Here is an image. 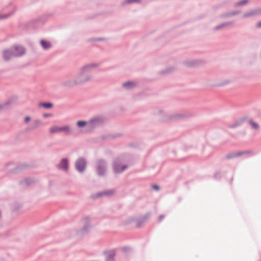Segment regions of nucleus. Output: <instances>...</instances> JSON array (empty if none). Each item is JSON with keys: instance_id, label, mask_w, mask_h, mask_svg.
<instances>
[{"instance_id": "obj_1", "label": "nucleus", "mask_w": 261, "mask_h": 261, "mask_svg": "<svg viewBox=\"0 0 261 261\" xmlns=\"http://www.w3.org/2000/svg\"><path fill=\"white\" fill-rule=\"evenodd\" d=\"M97 66L96 64L91 63L84 66L77 74L74 81H68L63 83L66 87H72L75 85L82 84L89 81L92 78L91 71Z\"/></svg>"}, {"instance_id": "obj_2", "label": "nucleus", "mask_w": 261, "mask_h": 261, "mask_svg": "<svg viewBox=\"0 0 261 261\" xmlns=\"http://www.w3.org/2000/svg\"><path fill=\"white\" fill-rule=\"evenodd\" d=\"M104 120V117L102 116L93 117L88 122V127L91 129L96 128L102 124Z\"/></svg>"}, {"instance_id": "obj_3", "label": "nucleus", "mask_w": 261, "mask_h": 261, "mask_svg": "<svg viewBox=\"0 0 261 261\" xmlns=\"http://www.w3.org/2000/svg\"><path fill=\"white\" fill-rule=\"evenodd\" d=\"M107 164L106 162L102 160H97L96 163V171L98 176H104L107 171Z\"/></svg>"}, {"instance_id": "obj_4", "label": "nucleus", "mask_w": 261, "mask_h": 261, "mask_svg": "<svg viewBox=\"0 0 261 261\" xmlns=\"http://www.w3.org/2000/svg\"><path fill=\"white\" fill-rule=\"evenodd\" d=\"M87 161L83 157L79 158L75 162V169L79 173H83L86 168Z\"/></svg>"}, {"instance_id": "obj_5", "label": "nucleus", "mask_w": 261, "mask_h": 261, "mask_svg": "<svg viewBox=\"0 0 261 261\" xmlns=\"http://www.w3.org/2000/svg\"><path fill=\"white\" fill-rule=\"evenodd\" d=\"M127 168L126 165H121V162L119 159H116L113 162V169L115 173H122Z\"/></svg>"}, {"instance_id": "obj_6", "label": "nucleus", "mask_w": 261, "mask_h": 261, "mask_svg": "<svg viewBox=\"0 0 261 261\" xmlns=\"http://www.w3.org/2000/svg\"><path fill=\"white\" fill-rule=\"evenodd\" d=\"M11 48L14 57H20L25 53V48L21 45H16Z\"/></svg>"}, {"instance_id": "obj_7", "label": "nucleus", "mask_w": 261, "mask_h": 261, "mask_svg": "<svg viewBox=\"0 0 261 261\" xmlns=\"http://www.w3.org/2000/svg\"><path fill=\"white\" fill-rule=\"evenodd\" d=\"M58 169L63 171H67L69 168V161L67 158H63L60 161V163L57 166Z\"/></svg>"}, {"instance_id": "obj_8", "label": "nucleus", "mask_w": 261, "mask_h": 261, "mask_svg": "<svg viewBox=\"0 0 261 261\" xmlns=\"http://www.w3.org/2000/svg\"><path fill=\"white\" fill-rule=\"evenodd\" d=\"M114 192L115 191L113 190H108L97 193L93 195L92 196V198L93 199H95L101 197L102 196H110L113 195L114 194Z\"/></svg>"}, {"instance_id": "obj_9", "label": "nucleus", "mask_w": 261, "mask_h": 261, "mask_svg": "<svg viewBox=\"0 0 261 261\" xmlns=\"http://www.w3.org/2000/svg\"><path fill=\"white\" fill-rule=\"evenodd\" d=\"M241 12V11L237 10V11H232L229 12H227L225 13H224L220 15V17L221 18H228L232 17L236 15H237L239 14H240Z\"/></svg>"}, {"instance_id": "obj_10", "label": "nucleus", "mask_w": 261, "mask_h": 261, "mask_svg": "<svg viewBox=\"0 0 261 261\" xmlns=\"http://www.w3.org/2000/svg\"><path fill=\"white\" fill-rule=\"evenodd\" d=\"M151 215V213L148 212L144 215L142 218H141L137 222V226L138 227H141L143 224L146 221Z\"/></svg>"}, {"instance_id": "obj_11", "label": "nucleus", "mask_w": 261, "mask_h": 261, "mask_svg": "<svg viewBox=\"0 0 261 261\" xmlns=\"http://www.w3.org/2000/svg\"><path fill=\"white\" fill-rule=\"evenodd\" d=\"M89 217L87 216L83 218V221L85 222V224L83 228L81 230L83 233L88 232L90 228V224L89 220Z\"/></svg>"}, {"instance_id": "obj_12", "label": "nucleus", "mask_w": 261, "mask_h": 261, "mask_svg": "<svg viewBox=\"0 0 261 261\" xmlns=\"http://www.w3.org/2000/svg\"><path fill=\"white\" fill-rule=\"evenodd\" d=\"M233 23H234V22L233 21L223 22V23H221L220 24L215 27L214 30H219L223 29L225 28L232 25L233 24Z\"/></svg>"}, {"instance_id": "obj_13", "label": "nucleus", "mask_w": 261, "mask_h": 261, "mask_svg": "<svg viewBox=\"0 0 261 261\" xmlns=\"http://www.w3.org/2000/svg\"><path fill=\"white\" fill-rule=\"evenodd\" d=\"M13 51L11 48L9 49L5 50L3 51V58L5 61L9 60L12 57H13Z\"/></svg>"}, {"instance_id": "obj_14", "label": "nucleus", "mask_w": 261, "mask_h": 261, "mask_svg": "<svg viewBox=\"0 0 261 261\" xmlns=\"http://www.w3.org/2000/svg\"><path fill=\"white\" fill-rule=\"evenodd\" d=\"M40 43L42 48L45 50H48L52 46V45L49 41L44 39L41 40Z\"/></svg>"}, {"instance_id": "obj_15", "label": "nucleus", "mask_w": 261, "mask_h": 261, "mask_svg": "<svg viewBox=\"0 0 261 261\" xmlns=\"http://www.w3.org/2000/svg\"><path fill=\"white\" fill-rule=\"evenodd\" d=\"M42 124V122L39 119H36L33 121L30 127L28 128V130H34L39 127Z\"/></svg>"}, {"instance_id": "obj_16", "label": "nucleus", "mask_w": 261, "mask_h": 261, "mask_svg": "<svg viewBox=\"0 0 261 261\" xmlns=\"http://www.w3.org/2000/svg\"><path fill=\"white\" fill-rule=\"evenodd\" d=\"M107 256L106 261H115L114 257L116 255L115 250H112L106 252Z\"/></svg>"}, {"instance_id": "obj_17", "label": "nucleus", "mask_w": 261, "mask_h": 261, "mask_svg": "<svg viewBox=\"0 0 261 261\" xmlns=\"http://www.w3.org/2000/svg\"><path fill=\"white\" fill-rule=\"evenodd\" d=\"M248 152L247 151H245V152H242V151H240V152H231L230 153H228L226 155V158L227 159H232V158H236V157H239V156H240L241 155L245 154V153H247Z\"/></svg>"}, {"instance_id": "obj_18", "label": "nucleus", "mask_w": 261, "mask_h": 261, "mask_svg": "<svg viewBox=\"0 0 261 261\" xmlns=\"http://www.w3.org/2000/svg\"><path fill=\"white\" fill-rule=\"evenodd\" d=\"M254 16H258L256 9L245 12L243 15V17L248 18Z\"/></svg>"}, {"instance_id": "obj_19", "label": "nucleus", "mask_w": 261, "mask_h": 261, "mask_svg": "<svg viewBox=\"0 0 261 261\" xmlns=\"http://www.w3.org/2000/svg\"><path fill=\"white\" fill-rule=\"evenodd\" d=\"M245 118H242L240 119H238V120H236V122L233 124L229 125L228 126V127L231 128H236V127L241 125L243 123V122L245 121Z\"/></svg>"}, {"instance_id": "obj_20", "label": "nucleus", "mask_w": 261, "mask_h": 261, "mask_svg": "<svg viewBox=\"0 0 261 261\" xmlns=\"http://www.w3.org/2000/svg\"><path fill=\"white\" fill-rule=\"evenodd\" d=\"M136 83L135 82L128 81L122 84V86L126 89H132L135 88Z\"/></svg>"}, {"instance_id": "obj_21", "label": "nucleus", "mask_w": 261, "mask_h": 261, "mask_svg": "<svg viewBox=\"0 0 261 261\" xmlns=\"http://www.w3.org/2000/svg\"><path fill=\"white\" fill-rule=\"evenodd\" d=\"M47 16H48L47 15H45L42 16L37 19L32 20L31 23H32L33 24H35V23H43L46 21Z\"/></svg>"}, {"instance_id": "obj_22", "label": "nucleus", "mask_w": 261, "mask_h": 261, "mask_svg": "<svg viewBox=\"0 0 261 261\" xmlns=\"http://www.w3.org/2000/svg\"><path fill=\"white\" fill-rule=\"evenodd\" d=\"M49 132L51 134H58L61 132V127L57 125H55L51 127L49 129Z\"/></svg>"}, {"instance_id": "obj_23", "label": "nucleus", "mask_w": 261, "mask_h": 261, "mask_svg": "<svg viewBox=\"0 0 261 261\" xmlns=\"http://www.w3.org/2000/svg\"><path fill=\"white\" fill-rule=\"evenodd\" d=\"M39 106L45 109H50L53 108V105L51 102H41Z\"/></svg>"}, {"instance_id": "obj_24", "label": "nucleus", "mask_w": 261, "mask_h": 261, "mask_svg": "<svg viewBox=\"0 0 261 261\" xmlns=\"http://www.w3.org/2000/svg\"><path fill=\"white\" fill-rule=\"evenodd\" d=\"M248 2V0H242L239 2L235 3L233 5L234 7H238L246 5Z\"/></svg>"}, {"instance_id": "obj_25", "label": "nucleus", "mask_w": 261, "mask_h": 261, "mask_svg": "<svg viewBox=\"0 0 261 261\" xmlns=\"http://www.w3.org/2000/svg\"><path fill=\"white\" fill-rule=\"evenodd\" d=\"M61 127V132H63L65 133L68 134L70 133V127L69 125H65Z\"/></svg>"}, {"instance_id": "obj_26", "label": "nucleus", "mask_w": 261, "mask_h": 261, "mask_svg": "<svg viewBox=\"0 0 261 261\" xmlns=\"http://www.w3.org/2000/svg\"><path fill=\"white\" fill-rule=\"evenodd\" d=\"M249 124L254 129H258L259 128V125L252 120H249Z\"/></svg>"}, {"instance_id": "obj_27", "label": "nucleus", "mask_w": 261, "mask_h": 261, "mask_svg": "<svg viewBox=\"0 0 261 261\" xmlns=\"http://www.w3.org/2000/svg\"><path fill=\"white\" fill-rule=\"evenodd\" d=\"M33 181L32 179H30V178H27V179H25L24 180L22 181L21 182V184L22 185H24L25 186H29V185H31L33 183Z\"/></svg>"}, {"instance_id": "obj_28", "label": "nucleus", "mask_w": 261, "mask_h": 261, "mask_svg": "<svg viewBox=\"0 0 261 261\" xmlns=\"http://www.w3.org/2000/svg\"><path fill=\"white\" fill-rule=\"evenodd\" d=\"M77 126L80 127H83L85 125H88V122L86 121H78L76 123Z\"/></svg>"}, {"instance_id": "obj_29", "label": "nucleus", "mask_w": 261, "mask_h": 261, "mask_svg": "<svg viewBox=\"0 0 261 261\" xmlns=\"http://www.w3.org/2000/svg\"><path fill=\"white\" fill-rule=\"evenodd\" d=\"M140 0H126L124 1L122 4L123 5H125V4H130L134 3H138L140 2Z\"/></svg>"}, {"instance_id": "obj_30", "label": "nucleus", "mask_w": 261, "mask_h": 261, "mask_svg": "<svg viewBox=\"0 0 261 261\" xmlns=\"http://www.w3.org/2000/svg\"><path fill=\"white\" fill-rule=\"evenodd\" d=\"M14 13V11L6 14H0V20L8 18Z\"/></svg>"}, {"instance_id": "obj_31", "label": "nucleus", "mask_w": 261, "mask_h": 261, "mask_svg": "<svg viewBox=\"0 0 261 261\" xmlns=\"http://www.w3.org/2000/svg\"><path fill=\"white\" fill-rule=\"evenodd\" d=\"M230 83V81L228 80H224L221 83L217 84L216 85L218 86H222Z\"/></svg>"}, {"instance_id": "obj_32", "label": "nucleus", "mask_w": 261, "mask_h": 261, "mask_svg": "<svg viewBox=\"0 0 261 261\" xmlns=\"http://www.w3.org/2000/svg\"><path fill=\"white\" fill-rule=\"evenodd\" d=\"M172 70H173L172 68L169 67V68H168L167 69H166L165 70L161 71V73L162 74H168V73L171 72Z\"/></svg>"}, {"instance_id": "obj_33", "label": "nucleus", "mask_w": 261, "mask_h": 261, "mask_svg": "<svg viewBox=\"0 0 261 261\" xmlns=\"http://www.w3.org/2000/svg\"><path fill=\"white\" fill-rule=\"evenodd\" d=\"M11 103L10 101H8L4 103L0 104V111L6 107L7 106L10 105Z\"/></svg>"}, {"instance_id": "obj_34", "label": "nucleus", "mask_w": 261, "mask_h": 261, "mask_svg": "<svg viewBox=\"0 0 261 261\" xmlns=\"http://www.w3.org/2000/svg\"><path fill=\"white\" fill-rule=\"evenodd\" d=\"M220 177H221V173L219 171L216 172L214 175V178L216 179H220Z\"/></svg>"}, {"instance_id": "obj_35", "label": "nucleus", "mask_w": 261, "mask_h": 261, "mask_svg": "<svg viewBox=\"0 0 261 261\" xmlns=\"http://www.w3.org/2000/svg\"><path fill=\"white\" fill-rule=\"evenodd\" d=\"M104 38H91L89 39V41H102L104 40Z\"/></svg>"}, {"instance_id": "obj_36", "label": "nucleus", "mask_w": 261, "mask_h": 261, "mask_svg": "<svg viewBox=\"0 0 261 261\" xmlns=\"http://www.w3.org/2000/svg\"><path fill=\"white\" fill-rule=\"evenodd\" d=\"M122 250L124 252H127L130 250V248L127 246H125L122 248Z\"/></svg>"}, {"instance_id": "obj_37", "label": "nucleus", "mask_w": 261, "mask_h": 261, "mask_svg": "<svg viewBox=\"0 0 261 261\" xmlns=\"http://www.w3.org/2000/svg\"><path fill=\"white\" fill-rule=\"evenodd\" d=\"M51 116H52V114L50 113H45L43 114V117L44 118H48Z\"/></svg>"}, {"instance_id": "obj_38", "label": "nucleus", "mask_w": 261, "mask_h": 261, "mask_svg": "<svg viewBox=\"0 0 261 261\" xmlns=\"http://www.w3.org/2000/svg\"><path fill=\"white\" fill-rule=\"evenodd\" d=\"M152 188L156 191H158L160 189V187L159 186L156 185H152Z\"/></svg>"}, {"instance_id": "obj_39", "label": "nucleus", "mask_w": 261, "mask_h": 261, "mask_svg": "<svg viewBox=\"0 0 261 261\" xmlns=\"http://www.w3.org/2000/svg\"><path fill=\"white\" fill-rule=\"evenodd\" d=\"M257 15H261V7L256 9Z\"/></svg>"}, {"instance_id": "obj_40", "label": "nucleus", "mask_w": 261, "mask_h": 261, "mask_svg": "<svg viewBox=\"0 0 261 261\" xmlns=\"http://www.w3.org/2000/svg\"><path fill=\"white\" fill-rule=\"evenodd\" d=\"M164 218L165 216L164 215H161L159 217L158 221L161 222Z\"/></svg>"}, {"instance_id": "obj_41", "label": "nucleus", "mask_w": 261, "mask_h": 261, "mask_svg": "<svg viewBox=\"0 0 261 261\" xmlns=\"http://www.w3.org/2000/svg\"><path fill=\"white\" fill-rule=\"evenodd\" d=\"M31 119V118L29 116H27L25 118H24V122L25 123H28Z\"/></svg>"}, {"instance_id": "obj_42", "label": "nucleus", "mask_w": 261, "mask_h": 261, "mask_svg": "<svg viewBox=\"0 0 261 261\" xmlns=\"http://www.w3.org/2000/svg\"><path fill=\"white\" fill-rule=\"evenodd\" d=\"M255 27L257 28H261V21L260 22H258V23H257L255 25Z\"/></svg>"}, {"instance_id": "obj_43", "label": "nucleus", "mask_w": 261, "mask_h": 261, "mask_svg": "<svg viewBox=\"0 0 261 261\" xmlns=\"http://www.w3.org/2000/svg\"><path fill=\"white\" fill-rule=\"evenodd\" d=\"M193 64L192 63H190L188 64V66H193Z\"/></svg>"}]
</instances>
